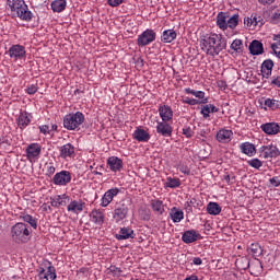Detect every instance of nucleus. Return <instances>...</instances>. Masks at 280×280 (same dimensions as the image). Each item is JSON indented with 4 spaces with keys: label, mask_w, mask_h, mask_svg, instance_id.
<instances>
[{
    "label": "nucleus",
    "mask_w": 280,
    "mask_h": 280,
    "mask_svg": "<svg viewBox=\"0 0 280 280\" xmlns=\"http://www.w3.org/2000/svg\"><path fill=\"white\" fill-rule=\"evenodd\" d=\"M200 47L207 56L215 58V56H220V52L226 49V38L221 34H206L200 39Z\"/></svg>",
    "instance_id": "f257e3e1"
},
{
    "label": "nucleus",
    "mask_w": 280,
    "mask_h": 280,
    "mask_svg": "<svg viewBox=\"0 0 280 280\" xmlns=\"http://www.w3.org/2000/svg\"><path fill=\"white\" fill-rule=\"evenodd\" d=\"M7 3L18 19L30 23L34 19V13L30 11V7L25 3V0H7Z\"/></svg>",
    "instance_id": "f03ea898"
},
{
    "label": "nucleus",
    "mask_w": 280,
    "mask_h": 280,
    "mask_svg": "<svg viewBox=\"0 0 280 280\" xmlns=\"http://www.w3.org/2000/svg\"><path fill=\"white\" fill-rule=\"evenodd\" d=\"M11 237L15 244H27L32 240V228L23 222H18L11 228Z\"/></svg>",
    "instance_id": "7ed1b4c3"
},
{
    "label": "nucleus",
    "mask_w": 280,
    "mask_h": 280,
    "mask_svg": "<svg viewBox=\"0 0 280 280\" xmlns=\"http://www.w3.org/2000/svg\"><path fill=\"white\" fill-rule=\"evenodd\" d=\"M84 120L85 118L82 112L68 114L63 117V128H66V130H79L84 124Z\"/></svg>",
    "instance_id": "20e7f679"
},
{
    "label": "nucleus",
    "mask_w": 280,
    "mask_h": 280,
    "mask_svg": "<svg viewBox=\"0 0 280 280\" xmlns=\"http://www.w3.org/2000/svg\"><path fill=\"white\" fill-rule=\"evenodd\" d=\"M130 211V201H121L114 210L113 219L115 222L119 223L126 218H128V213Z\"/></svg>",
    "instance_id": "39448f33"
},
{
    "label": "nucleus",
    "mask_w": 280,
    "mask_h": 280,
    "mask_svg": "<svg viewBox=\"0 0 280 280\" xmlns=\"http://www.w3.org/2000/svg\"><path fill=\"white\" fill-rule=\"evenodd\" d=\"M7 54L10 56V58H11V60H13V62H16L19 60H25V58L27 56L25 46H23L21 44L12 45L9 48V50L7 51Z\"/></svg>",
    "instance_id": "423d86ee"
},
{
    "label": "nucleus",
    "mask_w": 280,
    "mask_h": 280,
    "mask_svg": "<svg viewBox=\"0 0 280 280\" xmlns=\"http://www.w3.org/2000/svg\"><path fill=\"white\" fill-rule=\"evenodd\" d=\"M155 40H156V32L148 28L138 36L137 45L138 47H147V45H150Z\"/></svg>",
    "instance_id": "0eeeda50"
},
{
    "label": "nucleus",
    "mask_w": 280,
    "mask_h": 280,
    "mask_svg": "<svg viewBox=\"0 0 280 280\" xmlns=\"http://www.w3.org/2000/svg\"><path fill=\"white\" fill-rule=\"evenodd\" d=\"M54 185H57L59 187H66V185H69L71 183V172L69 171H61L59 173H56L52 177Z\"/></svg>",
    "instance_id": "6e6552de"
},
{
    "label": "nucleus",
    "mask_w": 280,
    "mask_h": 280,
    "mask_svg": "<svg viewBox=\"0 0 280 280\" xmlns=\"http://www.w3.org/2000/svg\"><path fill=\"white\" fill-rule=\"evenodd\" d=\"M56 267L48 261L46 268H39L38 280H56Z\"/></svg>",
    "instance_id": "1a4fd4ad"
},
{
    "label": "nucleus",
    "mask_w": 280,
    "mask_h": 280,
    "mask_svg": "<svg viewBox=\"0 0 280 280\" xmlns=\"http://www.w3.org/2000/svg\"><path fill=\"white\" fill-rule=\"evenodd\" d=\"M259 152H260V156L265 159H277V156H280L279 148H277L273 144L262 145L259 149Z\"/></svg>",
    "instance_id": "9d476101"
},
{
    "label": "nucleus",
    "mask_w": 280,
    "mask_h": 280,
    "mask_svg": "<svg viewBox=\"0 0 280 280\" xmlns=\"http://www.w3.org/2000/svg\"><path fill=\"white\" fill-rule=\"evenodd\" d=\"M155 130L160 137L164 138L172 137V132H174V128L167 121H158Z\"/></svg>",
    "instance_id": "9b49d317"
},
{
    "label": "nucleus",
    "mask_w": 280,
    "mask_h": 280,
    "mask_svg": "<svg viewBox=\"0 0 280 280\" xmlns=\"http://www.w3.org/2000/svg\"><path fill=\"white\" fill-rule=\"evenodd\" d=\"M16 124L20 130H25V128L32 124V114L27 112H21L16 119Z\"/></svg>",
    "instance_id": "f8f14e48"
},
{
    "label": "nucleus",
    "mask_w": 280,
    "mask_h": 280,
    "mask_svg": "<svg viewBox=\"0 0 280 280\" xmlns=\"http://www.w3.org/2000/svg\"><path fill=\"white\" fill-rule=\"evenodd\" d=\"M119 195V188L108 189L101 199V207H108L113 202V198Z\"/></svg>",
    "instance_id": "ddd939ff"
},
{
    "label": "nucleus",
    "mask_w": 280,
    "mask_h": 280,
    "mask_svg": "<svg viewBox=\"0 0 280 280\" xmlns=\"http://www.w3.org/2000/svg\"><path fill=\"white\" fill-rule=\"evenodd\" d=\"M90 220L96 224V226H103L106 214H104V211L95 209L90 212Z\"/></svg>",
    "instance_id": "4468645a"
},
{
    "label": "nucleus",
    "mask_w": 280,
    "mask_h": 280,
    "mask_svg": "<svg viewBox=\"0 0 280 280\" xmlns=\"http://www.w3.org/2000/svg\"><path fill=\"white\" fill-rule=\"evenodd\" d=\"M200 240V233H197L196 230H187L182 235V242L184 244H194V242H198Z\"/></svg>",
    "instance_id": "2eb2a0df"
},
{
    "label": "nucleus",
    "mask_w": 280,
    "mask_h": 280,
    "mask_svg": "<svg viewBox=\"0 0 280 280\" xmlns=\"http://www.w3.org/2000/svg\"><path fill=\"white\" fill-rule=\"evenodd\" d=\"M107 165L112 172H121L124 170V161L118 156H109Z\"/></svg>",
    "instance_id": "dca6fc26"
},
{
    "label": "nucleus",
    "mask_w": 280,
    "mask_h": 280,
    "mask_svg": "<svg viewBox=\"0 0 280 280\" xmlns=\"http://www.w3.org/2000/svg\"><path fill=\"white\" fill-rule=\"evenodd\" d=\"M85 202L82 200H72L68 207L67 210L70 213H74L75 215H78L79 213H82L84 211V207H85Z\"/></svg>",
    "instance_id": "f3484780"
},
{
    "label": "nucleus",
    "mask_w": 280,
    "mask_h": 280,
    "mask_svg": "<svg viewBox=\"0 0 280 280\" xmlns=\"http://www.w3.org/2000/svg\"><path fill=\"white\" fill-rule=\"evenodd\" d=\"M40 144L38 143H31L27 148H26V154H27V159L30 161H32V159H38V156H40Z\"/></svg>",
    "instance_id": "a211bd4d"
},
{
    "label": "nucleus",
    "mask_w": 280,
    "mask_h": 280,
    "mask_svg": "<svg viewBox=\"0 0 280 280\" xmlns=\"http://www.w3.org/2000/svg\"><path fill=\"white\" fill-rule=\"evenodd\" d=\"M59 152L61 159H71V156L75 154V147L71 143H67L60 147Z\"/></svg>",
    "instance_id": "6ab92c4d"
},
{
    "label": "nucleus",
    "mask_w": 280,
    "mask_h": 280,
    "mask_svg": "<svg viewBox=\"0 0 280 280\" xmlns=\"http://www.w3.org/2000/svg\"><path fill=\"white\" fill-rule=\"evenodd\" d=\"M260 128L265 135H279L280 132V126L277 122H266Z\"/></svg>",
    "instance_id": "aec40b11"
},
{
    "label": "nucleus",
    "mask_w": 280,
    "mask_h": 280,
    "mask_svg": "<svg viewBox=\"0 0 280 280\" xmlns=\"http://www.w3.org/2000/svg\"><path fill=\"white\" fill-rule=\"evenodd\" d=\"M159 113L162 121H172L174 117V112L172 110V107L167 105L160 106Z\"/></svg>",
    "instance_id": "412c9836"
},
{
    "label": "nucleus",
    "mask_w": 280,
    "mask_h": 280,
    "mask_svg": "<svg viewBox=\"0 0 280 280\" xmlns=\"http://www.w3.org/2000/svg\"><path fill=\"white\" fill-rule=\"evenodd\" d=\"M133 139H136V141H139L140 143H148V141H150L151 139V136L144 129L137 128L133 131Z\"/></svg>",
    "instance_id": "4be33fe9"
},
{
    "label": "nucleus",
    "mask_w": 280,
    "mask_h": 280,
    "mask_svg": "<svg viewBox=\"0 0 280 280\" xmlns=\"http://www.w3.org/2000/svg\"><path fill=\"white\" fill-rule=\"evenodd\" d=\"M217 141H219V143H229L231 142V137H233V131L229 130V129H220L217 132Z\"/></svg>",
    "instance_id": "5701e85b"
},
{
    "label": "nucleus",
    "mask_w": 280,
    "mask_h": 280,
    "mask_svg": "<svg viewBox=\"0 0 280 280\" xmlns=\"http://www.w3.org/2000/svg\"><path fill=\"white\" fill-rule=\"evenodd\" d=\"M116 240H135V230L130 228H121L118 234L115 235Z\"/></svg>",
    "instance_id": "b1692460"
},
{
    "label": "nucleus",
    "mask_w": 280,
    "mask_h": 280,
    "mask_svg": "<svg viewBox=\"0 0 280 280\" xmlns=\"http://www.w3.org/2000/svg\"><path fill=\"white\" fill-rule=\"evenodd\" d=\"M275 67V61H272L271 59H266L262 63H261V73H262V78L268 79L270 75H272V69Z\"/></svg>",
    "instance_id": "393cba45"
},
{
    "label": "nucleus",
    "mask_w": 280,
    "mask_h": 280,
    "mask_svg": "<svg viewBox=\"0 0 280 280\" xmlns=\"http://www.w3.org/2000/svg\"><path fill=\"white\" fill-rule=\"evenodd\" d=\"M240 150L243 154H246V156H255V154L257 153V149L255 148V144L250 142L241 143Z\"/></svg>",
    "instance_id": "a878e982"
},
{
    "label": "nucleus",
    "mask_w": 280,
    "mask_h": 280,
    "mask_svg": "<svg viewBox=\"0 0 280 280\" xmlns=\"http://www.w3.org/2000/svg\"><path fill=\"white\" fill-rule=\"evenodd\" d=\"M249 52L252 56H261V54H264V44L257 39H254L249 44Z\"/></svg>",
    "instance_id": "bb28decb"
},
{
    "label": "nucleus",
    "mask_w": 280,
    "mask_h": 280,
    "mask_svg": "<svg viewBox=\"0 0 280 280\" xmlns=\"http://www.w3.org/2000/svg\"><path fill=\"white\" fill-rule=\"evenodd\" d=\"M229 12H219L217 15V25L220 30H228Z\"/></svg>",
    "instance_id": "cd10ccee"
},
{
    "label": "nucleus",
    "mask_w": 280,
    "mask_h": 280,
    "mask_svg": "<svg viewBox=\"0 0 280 280\" xmlns=\"http://www.w3.org/2000/svg\"><path fill=\"white\" fill-rule=\"evenodd\" d=\"M50 8L52 12H65V10H67V0H54Z\"/></svg>",
    "instance_id": "c85d7f7f"
},
{
    "label": "nucleus",
    "mask_w": 280,
    "mask_h": 280,
    "mask_svg": "<svg viewBox=\"0 0 280 280\" xmlns=\"http://www.w3.org/2000/svg\"><path fill=\"white\" fill-rule=\"evenodd\" d=\"M176 31L166 30L162 33L161 40L162 43H173V40H176Z\"/></svg>",
    "instance_id": "c756f323"
},
{
    "label": "nucleus",
    "mask_w": 280,
    "mask_h": 280,
    "mask_svg": "<svg viewBox=\"0 0 280 280\" xmlns=\"http://www.w3.org/2000/svg\"><path fill=\"white\" fill-rule=\"evenodd\" d=\"M207 212L209 215H220L222 213V207L218 202H209L207 206Z\"/></svg>",
    "instance_id": "7c9ffc66"
},
{
    "label": "nucleus",
    "mask_w": 280,
    "mask_h": 280,
    "mask_svg": "<svg viewBox=\"0 0 280 280\" xmlns=\"http://www.w3.org/2000/svg\"><path fill=\"white\" fill-rule=\"evenodd\" d=\"M210 113H220V108L215 107L212 104H208L201 107V115L203 119L209 118Z\"/></svg>",
    "instance_id": "2f4dec72"
},
{
    "label": "nucleus",
    "mask_w": 280,
    "mask_h": 280,
    "mask_svg": "<svg viewBox=\"0 0 280 280\" xmlns=\"http://www.w3.org/2000/svg\"><path fill=\"white\" fill-rule=\"evenodd\" d=\"M20 220H23V222L30 224L32 229H38V221L36 220V218L32 217V214L22 213L20 215Z\"/></svg>",
    "instance_id": "473e14b6"
},
{
    "label": "nucleus",
    "mask_w": 280,
    "mask_h": 280,
    "mask_svg": "<svg viewBox=\"0 0 280 280\" xmlns=\"http://www.w3.org/2000/svg\"><path fill=\"white\" fill-rule=\"evenodd\" d=\"M67 198H69L67 195H62V196L58 195L50 200V205L51 207H55V208L65 207V205H67V201H65L67 200Z\"/></svg>",
    "instance_id": "72a5a7b5"
},
{
    "label": "nucleus",
    "mask_w": 280,
    "mask_h": 280,
    "mask_svg": "<svg viewBox=\"0 0 280 280\" xmlns=\"http://www.w3.org/2000/svg\"><path fill=\"white\" fill-rule=\"evenodd\" d=\"M171 219L173 220L174 223H178L185 218V212L183 210H178L176 208H173L171 213Z\"/></svg>",
    "instance_id": "f704fd0d"
},
{
    "label": "nucleus",
    "mask_w": 280,
    "mask_h": 280,
    "mask_svg": "<svg viewBox=\"0 0 280 280\" xmlns=\"http://www.w3.org/2000/svg\"><path fill=\"white\" fill-rule=\"evenodd\" d=\"M235 266L238 270H248L250 268V260L247 257L238 258L235 261Z\"/></svg>",
    "instance_id": "c9c22d12"
},
{
    "label": "nucleus",
    "mask_w": 280,
    "mask_h": 280,
    "mask_svg": "<svg viewBox=\"0 0 280 280\" xmlns=\"http://www.w3.org/2000/svg\"><path fill=\"white\" fill-rule=\"evenodd\" d=\"M237 25H240V14L236 13L231 15L228 13V28L235 30Z\"/></svg>",
    "instance_id": "e433bc0d"
},
{
    "label": "nucleus",
    "mask_w": 280,
    "mask_h": 280,
    "mask_svg": "<svg viewBox=\"0 0 280 280\" xmlns=\"http://www.w3.org/2000/svg\"><path fill=\"white\" fill-rule=\"evenodd\" d=\"M151 209L155 213H159V215H163V213L165 212V208L163 207V201H161V200H152Z\"/></svg>",
    "instance_id": "4c0bfd02"
},
{
    "label": "nucleus",
    "mask_w": 280,
    "mask_h": 280,
    "mask_svg": "<svg viewBox=\"0 0 280 280\" xmlns=\"http://www.w3.org/2000/svg\"><path fill=\"white\" fill-rule=\"evenodd\" d=\"M164 187H170V189H176L180 187V178L178 177H167L164 183Z\"/></svg>",
    "instance_id": "58836bf2"
},
{
    "label": "nucleus",
    "mask_w": 280,
    "mask_h": 280,
    "mask_svg": "<svg viewBox=\"0 0 280 280\" xmlns=\"http://www.w3.org/2000/svg\"><path fill=\"white\" fill-rule=\"evenodd\" d=\"M268 21L273 25H277V23H280V10L279 9L270 10Z\"/></svg>",
    "instance_id": "ea45409f"
},
{
    "label": "nucleus",
    "mask_w": 280,
    "mask_h": 280,
    "mask_svg": "<svg viewBox=\"0 0 280 280\" xmlns=\"http://www.w3.org/2000/svg\"><path fill=\"white\" fill-rule=\"evenodd\" d=\"M185 93H187V95H194L195 97H197V100H199V102H202V100H209L207 97H205V92L202 91H196V90H191L190 88H186Z\"/></svg>",
    "instance_id": "a19ab883"
},
{
    "label": "nucleus",
    "mask_w": 280,
    "mask_h": 280,
    "mask_svg": "<svg viewBox=\"0 0 280 280\" xmlns=\"http://www.w3.org/2000/svg\"><path fill=\"white\" fill-rule=\"evenodd\" d=\"M230 48L233 51H236V54H242L244 51V42L242 39H234L230 46Z\"/></svg>",
    "instance_id": "79ce46f5"
},
{
    "label": "nucleus",
    "mask_w": 280,
    "mask_h": 280,
    "mask_svg": "<svg viewBox=\"0 0 280 280\" xmlns=\"http://www.w3.org/2000/svg\"><path fill=\"white\" fill-rule=\"evenodd\" d=\"M273 40H275V43L271 44V49H272L273 54H276V56H278V58H279V54H280V34L275 35Z\"/></svg>",
    "instance_id": "37998d69"
},
{
    "label": "nucleus",
    "mask_w": 280,
    "mask_h": 280,
    "mask_svg": "<svg viewBox=\"0 0 280 280\" xmlns=\"http://www.w3.org/2000/svg\"><path fill=\"white\" fill-rule=\"evenodd\" d=\"M265 106H267L268 108H271L272 110H277V108H279L280 106V102L277 100L267 98L265 101Z\"/></svg>",
    "instance_id": "c03bdc74"
},
{
    "label": "nucleus",
    "mask_w": 280,
    "mask_h": 280,
    "mask_svg": "<svg viewBox=\"0 0 280 280\" xmlns=\"http://www.w3.org/2000/svg\"><path fill=\"white\" fill-rule=\"evenodd\" d=\"M247 165L254 167V170H259V167L264 165V162H261L259 159H252L247 161Z\"/></svg>",
    "instance_id": "a18cd8bd"
},
{
    "label": "nucleus",
    "mask_w": 280,
    "mask_h": 280,
    "mask_svg": "<svg viewBox=\"0 0 280 280\" xmlns=\"http://www.w3.org/2000/svg\"><path fill=\"white\" fill-rule=\"evenodd\" d=\"M249 250L253 253L255 257H259V255H261L262 253L261 246H259V244H252Z\"/></svg>",
    "instance_id": "49530a36"
},
{
    "label": "nucleus",
    "mask_w": 280,
    "mask_h": 280,
    "mask_svg": "<svg viewBox=\"0 0 280 280\" xmlns=\"http://www.w3.org/2000/svg\"><path fill=\"white\" fill-rule=\"evenodd\" d=\"M45 170H46V176H54V174H56V167L54 166L52 163H46Z\"/></svg>",
    "instance_id": "de8ad7c7"
},
{
    "label": "nucleus",
    "mask_w": 280,
    "mask_h": 280,
    "mask_svg": "<svg viewBox=\"0 0 280 280\" xmlns=\"http://www.w3.org/2000/svg\"><path fill=\"white\" fill-rule=\"evenodd\" d=\"M108 270L109 275H113L114 277H121V269L119 267L110 266Z\"/></svg>",
    "instance_id": "09e8293b"
},
{
    "label": "nucleus",
    "mask_w": 280,
    "mask_h": 280,
    "mask_svg": "<svg viewBox=\"0 0 280 280\" xmlns=\"http://www.w3.org/2000/svg\"><path fill=\"white\" fill-rule=\"evenodd\" d=\"M252 21H253L254 27H257V25L258 27H261V25H264V19H261V16L255 15L252 18Z\"/></svg>",
    "instance_id": "8fccbe9b"
},
{
    "label": "nucleus",
    "mask_w": 280,
    "mask_h": 280,
    "mask_svg": "<svg viewBox=\"0 0 280 280\" xmlns=\"http://www.w3.org/2000/svg\"><path fill=\"white\" fill-rule=\"evenodd\" d=\"M183 135H185L187 139H191V137H194V129H191V127H184Z\"/></svg>",
    "instance_id": "3c124183"
},
{
    "label": "nucleus",
    "mask_w": 280,
    "mask_h": 280,
    "mask_svg": "<svg viewBox=\"0 0 280 280\" xmlns=\"http://www.w3.org/2000/svg\"><path fill=\"white\" fill-rule=\"evenodd\" d=\"M199 104H209V100H197V98H190L189 106H198Z\"/></svg>",
    "instance_id": "603ef678"
},
{
    "label": "nucleus",
    "mask_w": 280,
    "mask_h": 280,
    "mask_svg": "<svg viewBox=\"0 0 280 280\" xmlns=\"http://www.w3.org/2000/svg\"><path fill=\"white\" fill-rule=\"evenodd\" d=\"M38 91V86H36L35 84H32L30 85L27 89H26V93L28 95H35Z\"/></svg>",
    "instance_id": "864d4df0"
},
{
    "label": "nucleus",
    "mask_w": 280,
    "mask_h": 280,
    "mask_svg": "<svg viewBox=\"0 0 280 280\" xmlns=\"http://www.w3.org/2000/svg\"><path fill=\"white\" fill-rule=\"evenodd\" d=\"M107 3L110 5V8H118V5L124 3V0H107Z\"/></svg>",
    "instance_id": "5fc2aeb1"
},
{
    "label": "nucleus",
    "mask_w": 280,
    "mask_h": 280,
    "mask_svg": "<svg viewBox=\"0 0 280 280\" xmlns=\"http://www.w3.org/2000/svg\"><path fill=\"white\" fill-rule=\"evenodd\" d=\"M39 132H42V135H49V132H51V129H49L48 125H42L39 126Z\"/></svg>",
    "instance_id": "6e6d98bb"
},
{
    "label": "nucleus",
    "mask_w": 280,
    "mask_h": 280,
    "mask_svg": "<svg viewBox=\"0 0 280 280\" xmlns=\"http://www.w3.org/2000/svg\"><path fill=\"white\" fill-rule=\"evenodd\" d=\"M269 183L270 185H272V187H280V179L277 176L270 178Z\"/></svg>",
    "instance_id": "4d7b16f0"
},
{
    "label": "nucleus",
    "mask_w": 280,
    "mask_h": 280,
    "mask_svg": "<svg viewBox=\"0 0 280 280\" xmlns=\"http://www.w3.org/2000/svg\"><path fill=\"white\" fill-rule=\"evenodd\" d=\"M260 5H272L277 0H257Z\"/></svg>",
    "instance_id": "13d9d810"
},
{
    "label": "nucleus",
    "mask_w": 280,
    "mask_h": 280,
    "mask_svg": "<svg viewBox=\"0 0 280 280\" xmlns=\"http://www.w3.org/2000/svg\"><path fill=\"white\" fill-rule=\"evenodd\" d=\"M192 264L194 266H202V258L200 257L192 258Z\"/></svg>",
    "instance_id": "bf43d9fd"
},
{
    "label": "nucleus",
    "mask_w": 280,
    "mask_h": 280,
    "mask_svg": "<svg viewBox=\"0 0 280 280\" xmlns=\"http://www.w3.org/2000/svg\"><path fill=\"white\" fill-rule=\"evenodd\" d=\"M244 25H247V27H253V18H245Z\"/></svg>",
    "instance_id": "052dcab7"
},
{
    "label": "nucleus",
    "mask_w": 280,
    "mask_h": 280,
    "mask_svg": "<svg viewBox=\"0 0 280 280\" xmlns=\"http://www.w3.org/2000/svg\"><path fill=\"white\" fill-rule=\"evenodd\" d=\"M271 84H273V86H279L280 88V77H273L271 80Z\"/></svg>",
    "instance_id": "680f3d73"
},
{
    "label": "nucleus",
    "mask_w": 280,
    "mask_h": 280,
    "mask_svg": "<svg viewBox=\"0 0 280 280\" xmlns=\"http://www.w3.org/2000/svg\"><path fill=\"white\" fill-rule=\"evenodd\" d=\"M184 280H199V279H198V276L191 275V276L186 277Z\"/></svg>",
    "instance_id": "e2e57ef3"
},
{
    "label": "nucleus",
    "mask_w": 280,
    "mask_h": 280,
    "mask_svg": "<svg viewBox=\"0 0 280 280\" xmlns=\"http://www.w3.org/2000/svg\"><path fill=\"white\" fill-rule=\"evenodd\" d=\"M224 179L226 183H231V180H235V176L226 175Z\"/></svg>",
    "instance_id": "0e129e2a"
},
{
    "label": "nucleus",
    "mask_w": 280,
    "mask_h": 280,
    "mask_svg": "<svg viewBox=\"0 0 280 280\" xmlns=\"http://www.w3.org/2000/svg\"><path fill=\"white\" fill-rule=\"evenodd\" d=\"M183 103L189 105L191 103V97H188V96L184 97Z\"/></svg>",
    "instance_id": "69168bd1"
},
{
    "label": "nucleus",
    "mask_w": 280,
    "mask_h": 280,
    "mask_svg": "<svg viewBox=\"0 0 280 280\" xmlns=\"http://www.w3.org/2000/svg\"><path fill=\"white\" fill-rule=\"evenodd\" d=\"M80 93H82L80 89L74 90V95H80Z\"/></svg>",
    "instance_id": "338daca9"
},
{
    "label": "nucleus",
    "mask_w": 280,
    "mask_h": 280,
    "mask_svg": "<svg viewBox=\"0 0 280 280\" xmlns=\"http://www.w3.org/2000/svg\"><path fill=\"white\" fill-rule=\"evenodd\" d=\"M51 130H58V125H52Z\"/></svg>",
    "instance_id": "774afa93"
}]
</instances>
